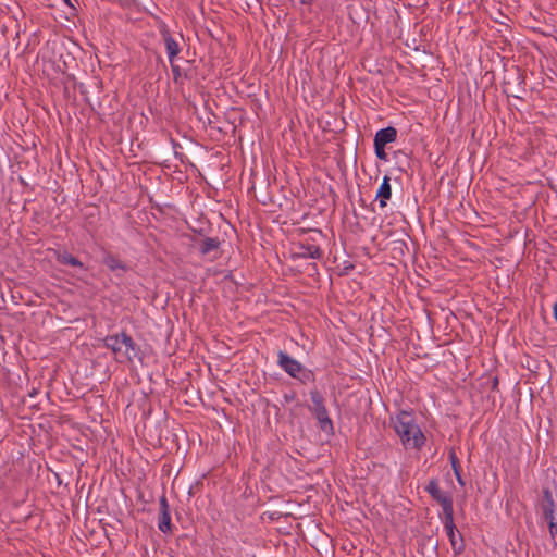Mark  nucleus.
<instances>
[{
    "mask_svg": "<svg viewBox=\"0 0 557 557\" xmlns=\"http://www.w3.org/2000/svg\"><path fill=\"white\" fill-rule=\"evenodd\" d=\"M277 364L294 379L301 372L302 364L283 350L277 352Z\"/></svg>",
    "mask_w": 557,
    "mask_h": 557,
    "instance_id": "obj_8",
    "label": "nucleus"
},
{
    "mask_svg": "<svg viewBox=\"0 0 557 557\" xmlns=\"http://www.w3.org/2000/svg\"><path fill=\"white\" fill-rule=\"evenodd\" d=\"M373 146H374V152H375L376 158L381 161H387L388 156H387V152L385 151L386 146H383L374 140H373Z\"/></svg>",
    "mask_w": 557,
    "mask_h": 557,
    "instance_id": "obj_24",
    "label": "nucleus"
},
{
    "mask_svg": "<svg viewBox=\"0 0 557 557\" xmlns=\"http://www.w3.org/2000/svg\"><path fill=\"white\" fill-rule=\"evenodd\" d=\"M302 4H309L312 0H299Z\"/></svg>",
    "mask_w": 557,
    "mask_h": 557,
    "instance_id": "obj_31",
    "label": "nucleus"
},
{
    "mask_svg": "<svg viewBox=\"0 0 557 557\" xmlns=\"http://www.w3.org/2000/svg\"><path fill=\"white\" fill-rule=\"evenodd\" d=\"M392 422L394 423V430L398 436L405 434V432H409L410 428L411 430H416L414 448L420 449L424 445L425 436L420 426L414 422L411 412L400 410L395 419L392 418Z\"/></svg>",
    "mask_w": 557,
    "mask_h": 557,
    "instance_id": "obj_4",
    "label": "nucleus"
},
{
    "mask_svg": "<svg viewBox=\"0 0 557 557\" xmlns=\"http://www.w3.org/2000/svg\"><path fill=\"white\" fill-rule=\"evenodd\" d=\"M159 510L160 512H170V506L165 494H163L159 499Z\"/></svg>",
    "mask_w": 557,
    "mask_h": 557,
    "instance_id": "obj_26",
    "label": "nucleus"
},
{
    "mask_svg": "<svg viewBox=\"0 0 557 557\" xmlns=\"http://www.w3.org/2000/svg\"><path fill=\"white\" fill-rule=\"evenodd\" d=\"M397 129L394 126H387L384 128L379 129L374 135V141L387 146L388 144H392L396 141L397 139Z\"/></svg>",
    "mask_w": 557,
    "mask_h": 557,
    "instance_id": "obj_12",
    "label": "nucleus"
},
{
    "mask_svg": "<svg viewBox=\"0 0 557 557\" xmlns=\"http://www.w3.org/2000/svg\"><path fill=\"white\" fill-rule=\"evenodd\" d=\"M448 458H449V461H450V465H451V468H453V471H454V474L457 479V482L463 486L465 485V481L462 479V475H461V466H460V461L455 453V449L454 448H450L449 451H448Z\"/></svg>",
    "mask_w": 557,
    "mask_h": 557,
    "instance_id": "obj_15",
    "label": "nucleus"
},
{
    "mask_svg": "<svg viewBox=\"0 0 557 557\" xmlns=\"http://www.w3.org/2000/svg\"><path fill=\"white\" fill-rule=\"evenodd\" d=\"M423 545L428 546L433 553L437 554L438 541L433 535L424 536Z\"/></svg>",
    "mask_w": 557,
    "mask_h": 557,
    "instance_id": "obj_25",
    "label": "nucleus"
},
{
    "mask_svg": "<svg viewBox=\"0 0 557 557\" xmlns=\"http://www.w3.org/2000/svg\"><path fill=\"white\" fill-rule=\"evenodd\" d=\"M310 398L312 406L309 409L313 417L318 420L320 430L325 433H333V422L329 417L323 395L315 388L310 391Z\"/></svg>",
    "mask_w": 557,
    "mask_h": 557,
    "instance_id": "obj_5",
    "label": "nucleus"
},
{
    "mask_svg": "<svg viewBox=\"0 0 557 557\" xmlns=\"http://www.w3.org/2000/svg\"><path fill=\"white\" fill-rule=\"evenodd\" d=\"M197 244L198 251L201 256H209L212 252H218L221 246V240L216 237H203L201 239H193Z\"/></svg>",
    "mask_w": 557,
    "mask_h": 557,
    "instance_id": "obj_9",
    "label": "nucleus"
},
{
    "mask_svg": "<svg viewBox=\"0 0 557 557\" xmlns=\"http://www.w3.org/2000/svg\"><path fill=\"white\" fill-rule=\"evenodd\" d=\"M525 75L517 65L506 66L503 78V92L509 97L521 99V95L525 92Z\"/></svg>",
    "mask_w": 557,
    "mask_h": 557,
    "instance_id": "obj_3",
    "label": "nucleus"
},
{
    "mask_svg": "<svg viewBox=\"0 0 557 557\" xmlns=\"http://www.w3.org/2000/svg\"><path fill=\"white\" fill-rule=\"evenodd\" d=\"M392 197V186H391V177L385 175L382 180V183L376 191L375 200L379 201L380 208H385L387 206V200Z\"/></svg>",
    "mask_w": 557,
    "mask_h": 557,
    "instance_id": "obj_11",
    "label": "nucleus"
},
{
    "mask_svg": "<svg viewBox=\"0 0 557 557\" xmlns=\"http://www.w3.org/2000/svg\"><path fill=\"white\" fill-rule=\"evenodd\" d=\"M158 30L160 36L162 37V41L165 47L168 60H177L180 53L183 50L182 44H184V37L182 33H177L176 35L172 34L169 29V26L161 21L158 25Z\"/></svg>",
    "mask_w": 557,
    "mask_h": 557,
    "instance_id": "obj_6",
    "label": "nucleus"
},
{
    "mask_svg": "<svg viewBox=\"0 0 557 557\" xmlns=\"http://www.w3.org/2000/svg\"><path fill=\"white\" fill-rule=\"evenodd\" d=\"M102 263L112 272H116L117 277H122L129 270L126 263L112 253H107L103 257Z\"/></svg>",
    "mask_w": 557,
    "mask_h": 557,
    "instance_id": "obj_10",
    "label": "nucleus"
},
{
    "mask_svg": "<svg viewBox=\"0 0 557 557\" xmlns=\"http://www.w3.org/2000/svg\"><path fill=\"white\" fill-rule=\"evenodd\" d=\"M400 152H401L400 150H399V151H397V152H394V156H395V157H396V156H397V157H400Z\"/></svg>",
    "mask_w": 557,
    "mask_h": 557,
    "instance_id": "obj_33",
    "label": "nucleus"
},
{
    "mask_svg": "<svg viewBox=\"0 0 557 557\" xmlns=\"http://www.w3.org/2000/svg\"><path fill=\"white\" fill-rule=\"evenodd\" d=\"M297 380H299L301 383H313L315 381V375L312 370L306 369L304 366L301 367V372H298L296 375Z\"/></svg>",
    "mask_w": 557,
    "mask_h": 557,
    "instance_id": "obj_21",
    "label": "nucleus"
},
{
    "mask_svg": "<svg viewBox=\"0 0 557 557\" xmlns=\"http://www.w3.org/2000/svg\"><path fill=\"white\" fill-rule=\"evenodd\" d=\"M195 62H196L195 60H186L185 66H182L183 72L188 73V75L190 76V79H188L189 82L195 81L197 77Z\"/></svg>",
    "mask_w": 557,
    "mask_h": 557,
    "instance_id": "obj_23",
    "label": "nucleus"
},
{
    "mask_svg": "<svg viewBox=\"0 0 557 557\" xmlns=\"http://www.w3.org/2000/svg\"><path fill=\"white\" fill-rule=\"evenodd\" d=\"M293 398H294V395H292V396H287V395H285V399H286V400H289V399H293Z\"/></svg>",
    "mask_w": 557,
    "mask_h": 557,
    "instance_id": "obj_32",
    "label": "nucleus"
},
{
    "mask_svg": "<svg viewBox=\"0 0 557 557\" xmlns=\"http://www.w3.org/2000/svg\"><path fill=\"white\" fill-rule=\"evenodd\" d=\"M36 394V391H33L32 393H29V396H34Z\"/></svg>",
    "mask_w": 557,
    "mask_h": 557,
    "instance_id": "obj_35",
    "label": "nucleus"
},
{
    "mask_svg": "<svg viewBox=\"0 0 557 557\" xmlns=\"http://www.w3.org/2000/svg\"><path fill=\"white\" fill-rule=\"evenodd\" d=\"M400 152H401L400 150H399V151H397V152H394V156H395V157H396V156H397V157H400Z\"/></svg>",
    "mask_w": 557,
    "mask_h": 557,
    "instance_id": "obj_34",
    "label": "nucleus"
},
{
    "mask_svg": "<svg viewBox=\"0 0 557 557\" xmlns=\"http://www.w3.org/2000/svg\"><path fill=\"white\" fill-rule=\"evenodd\" d=\"M498 385H499V379L498 376H493L491 379V389L492 391H497L498 389Z\"/></svg>",
    "mask_w": 557,
    "mask_h": 557,
    "instance_id": "obj_27",
    "label": "nucleus"
},
{
    "mask_svg": "<svg viewBox=\"0 0 557 557\" xmlns=\"http://www.w3.org/2000/svg\"><path fill=\"white\" fill-rule=\"evenodd\" d=\"M64 3L73 9H75V7L73 5L72 1L71 0H63Z\"/></svg>",
    "mask_w": 557,
    "mask_h": 557,
    "instance_id": "obj_30",
    "label": "nucleus"
},
{
    "mask_svg": "<svg viewBox=\"0 0 557 557\" xmlns=\"http://www.w3.org/2000/svg\"><path fill=\"white\" fill-rule=\"evenodd\" d=\"M446 534L449 539L454 554L456 556L461 555L466 549V544H465L462 534L457 529L453 530V533H446Z\"/></svg>",
    "mask_w": 557,
    "mask_h": 557,
    "instance_id": "obj_13",
    "label": "nucleus"
},
{
    "mask_svg": "<svg viewBox=\"0 0 557 557\" xmlns=\"http://www.w3.org/2000/svg\"><path fill=\"white\" fill-rule=\"evenodd\" d=\"M542 493H543V496L540 500V507L542 509V512L546 511V510L556 509V503L553 498V494H552V491L549 490V487H543Z\"/></svg>",
    "mask_w": 557,
    "mask_h": 557,
    "instance_id": "obj_16",
    "label": "nucleus"
},
{
    "mask_svg": "<svg viewBox=\"0 0 557 557\" xmlns=\"http://www.w3.org/2000/svg\"><path fill=\"white\" fill-rule=\"evenodd\" d=\"M169 62H170L174 84L183 85L184 79H190V76L188 75V73L183 72L182 66L177 63V60H172Z\"/></svg>",
    "mask_w": 557,
    "mask_h": 557,
    "instance_id": "obj_14",
    "label": "nucleus"
},
{
    "mask_svg": "<svg viewBox=\"0 0 557 557\" xmlns=\"http://www.w3.org/2000/svg\"><path fill=\"white\" fill-rule=\"evenodd\" d=\"M553 313H554V318H555V320L557 322V300H556V304L554 305Z\"/></svg>",
    "mask_w": 557,
    "mask_h": 557,
    "instance_id": "obj_29",
    "label": "nucleus"
},
{
    "mask_svg": "<svg viewBox=\"0 0 557 557\" xmlns=\"http://www.w3.org/2000/svg\"><path fill=\"white\" fill-rule=\"evenodd\" d=\"M544 520L548 524L549 533L554 537L557 535V509L542 512Z\"/></svg>",
    "mask_w": 557,
    "mask_h": 557,
    "instance_id": "obj_18",
    "label": "nucleus"
},
{
    "mask_svg": "<svg viewBox=\"0 0 557 557\" xmlns=\"http://www.w3.org/2000/svg\"><path fill=\"white\" fill-rule=\"evenodd\" d=\"M443 523L446 533H453V530H456V524L454 522V505L443 508Z\"/></svg>",
    "mask_w": 557,
    "mask_h": 557,
    "instance_id": "obj_17",
    "label": "nucleus"
},
{
    "mask_svg": "<svg viewBox=\"0 0 557 557\" xmlns=\"http://www.w3.org/2000/svg\"><path fill=\"white\" fill-rule=\"evenodd\" d=\"M103 346L111 350L115 361L120 363H132L135 359L141 361L144 358L140 346L126 331L107 335L103 338Z\"/></svg>",
    "mask_w": 557,
    "mask_h": 557,
    "instance_id": "obj_1",
    "label": "nucleus"
},
{
    "mask_svg": "<svg viewBox=\"0 0 557 557\" xmlns=\"http://www.w3.org/2000/svg\"><path fill=\"white\" fill-rule=\"evenodd\" d=\"M424 490L433 500L441 505L442 509L454 505L451 494L441 490L438 479H431L425 485Z\"/></svg>",
    "mask_w": 557,
    "mask_h": 557,
    "instance_id": "obj_7",
    "label": "nucleus"
},
{
    "mask_svg": "<svg viewBox=\"0 0 557 557\" xmlns=\"http://www.w3.org/2000/svg\"><path fill=\"white\" fill-rule=\"evenodd\" d=\"M158 528L162 533H172L171 513L160 512Z\"/></svg>",
    "mask_w": 557,
    "mask_h": 557,
    "instance_id": "obj_19",
    "label": "nucleus"
},
{
    "mask_svg": "<svg viewBox=\"0 0 557 557\" xmlns=\"http://www.w3.org/2000/svg\"><path fill=\"white\" fill-rule=\"evenodd\" d=\"M313 235L293 243L290 248V259L296 261L298 259H317L323 258V251L317 244V236L321 237L322 232L319 230L311 231Z\"/></svg>",
    "mask_w": 557,
    "mask_h": 557,
    "instance_id": "obj_2",
    "label": "nucleus"
},
{
    "mask_svg": "<svg viewBox=\"0 0 557 557\" xmlns=\"http://www.w3.org/2000/svg\"><path fill=\"white\" fill-rule=\"evenodd\" d=\"M307 269H308V271L317 272L318 271L317 263H309Z\"/></svg>",
    "mask_w": 557,
    "mask_h": 557,
    "instance_id": "obj_28",
    "label": "nucleus"
},
{
    "mask_svg": "<svg viewBox=\"0 0 557 557\" xmlns=\"http://www.w3.org/2000/svg\"><path fill=\"white\" fill-rule=\"evenodd\" d=\"M58 260H59V262H61L62 264H65V265L83 268V263L75 256H73L69 252L59 255Z\"/></svg>",
    "mask_w": 557,
    "mask_h": 557,
    "instance_id": "obj_20",
    "label": "nucleus"
},
{
    "mask_svg": "<svg viewBox=\"0 0 557 557\" xmlns=\"http://www.w3.org/2000/svg\"><path fill=\"white\" fill-rule=\"evenodd\" d=\"M400 441L403 445L408 448H414V437H416V430L411 428L409 429V432H405V434L400 435Z\"/></svg>",
    "mask_w": 557,
    "mask_h": 557,
    "instance_id": "obj_22",
    "label": "nucleus"
}]
</instances>
